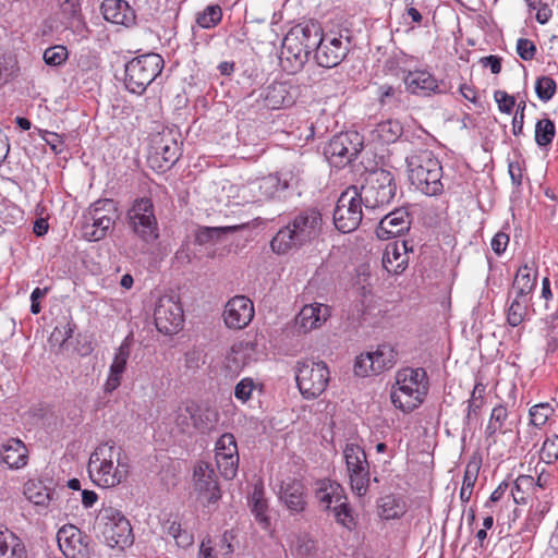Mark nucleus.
Masks as SVG:
<instances>
[{
    "label": "nucleus",
    "mask_w": 558,
    "mask_h": 558,
    "mask_svg": "<svg viewBox=\"0 0 558 558\" xmlns=\"http://www.w3.org/2000/svg\"><path fill=\"white\" fill-rule=\"evenodd\" d=\"M428 386V377L424 368H401L396 373L390 400L395 408L403 413H410L423 403Z\"/></svg>",
    "instance_id": "nucleus-4"
},
{
    "label": "nucleus",
    "mask_w": 558,
    "mask_h": 558,
    "mask_svg": "<svg viewBox=\"0 0 558 558\" xmlns=\"http://www.w3.org/2000/svg\"><path fill=\"white\" fill-rule=\"evenodd\" d=\"M113 223L114 220H111V218L84 219L82 226L83 236L90 242L100 241L107 235L108 231L112 229Z\"/></svg>",
    "instance_id": "nucleus-37"
},
{
    "label": "nucleus",
    "mask_w": 558,
    "mask_h": 558,
    "mask_svg": "<svg viewBox=\"0 0 558 558\" xmlns=\"http://www.w3.org/2000/svg\"><path fill=\"white\" fill-rule=\"evenodd\" d=\"M128 220L134 233L143 241L153 242L158 238V223L151 199H136L128 211Z\"/></svg>",
    "instance_id": "nucleus-12"
},
{
    "label": "nucleus",
    "mask_w": 558,
    "mask_h": 558,
    "mask_svg": "<svg viewBox=\"0 0 558 558\" xmlns=\"http://www.w3.org/2000/svg\"><path fill=\"white\" fill-rule=\"evenodd\" d=\"M402 133V124L398 120L388 119L386 121L379 122L375 126V129L371 132V137L372 141L376 142L377 144L388 145L396 143Z\"/></svg>",
    "instance_id": "nucleus-31"
},
{
    "label": "nucleus",
    "mask_w": 558,
    "mask_h": 558,
    "mask_svg": "<svg viewBox=\"0 0 558 558\" xmlns=\"http://www.w3.org/2000/svg\"><path fill=\"white\" fill-rule=\"evenodd\" d=\"M404 84L408 92L414 95L429 96L440 93L437 80L427 71L409 72Z\"/></svg>",
    "instance_id": "nucleus-28"
},
{
    "label": "nucleus",
    "mask_w": 558,
    "mask_h": 558,
    "mask_svg": "<svg viewBox=\"0 0 558 558\" xmlns=\"http://www.w3.org/2000/svg\"><path fill=\"white\" fill-rule=\"evenodd\" d=\"M279 499L286 505L290 512L298 513L305 509V487L298 480H288L281 483Z\"/></svg>",
    "instance_id": "nucleus-24"
},
{
    "label": "nucleus",
    "mask_w": 558,
    "mask_h": 558,
    "mask_svg": "<svg viewBox=\"0 0 558 558\" xmlns=\"http://www.w3.org/2000/svg\"><path fill=\"white\" fill-rule=\"evenodd\" d=\"M0 558H27L24 543L8 529L0 527Z\"/></svg>",
    "instance_id": "nucleus-32"
},
{
    "label": "nucleus",
    "mask_w": 558,
    "mask_h": 558,
    "mask_svg": "<svg viewBox=\"0 0 558 558\" xmlns=\"http://www.w3.org/2000/svg\"><path fill=\"white\" fill-rule=\"evenodd\" d=\"M154 319L156 328L165 335L177 333L183 326V310L178 299L172 295L159 298Z\"/></svg>",
    "instance_id": "nucleus-15"
},
{
    "label": "nucleus",
    "mask_w": 558,
    "mask_h": 558,
    "mask_svg": "<svg viewBox=\"0 0 558 558\" xmlns=\"http://www.w3.org/2000/svg\"><path fill=\"white\" fill-rule=\"evenodd\" d=\"M323 219L315 208L298 214L286 227L281 228L270 242L271 250L277 254H286L312 242L322 232Z\"/></svg>",
    "instance_id": "nucleus-2"
},
{
    "label": "nucleus",
    "mask_w": 558,
    "mask_h": 558,
    "mask_svg": "<svg viewBox=\"0 0 558 558\" xmlns=\"http://www.w3.org/2000/svg\"><path fill=\"white\" fill-rule=\"evenodd\" d=\"M348 474L368 470L369 465L364 450L355 444H348L343 450Z\"/></svg>",
    "instance_id": "nucleus-38"
},
{
    "label": "nucleus",
    "mask_w": 558,
    "mask_h": 558,
    "mask_svg": "<svg viewBox=\"0 0 558 558\" xmlns=\"http://www.w3.org/2000/svg\"><path fill=\"white\" fill-rule=\"evenodd\" d=\"M221 19V8L218 4H211L197 14L196 22L202 28L209 29L218 25Z\"/></svg>",
    "instance_id": "nucleus-49"
},
{
    "label": "nucleus",
    "mask_w": 558,
    "mask_h": 558,
    "mask_svg": "<svg viewBox=\"0 0 558 558\" xmlns=\"http://www.w3.org/2000/svg\"><path fill=\"white\" fill-rule=\"evenodd\" d=\"M253 302L245 295H235L225 305L223 322L230 329H243L254 318Z\"/></svg>",
    "instance_id": "nucleus-19"
},
{
    "label": "nucleus",
    "mask_w": 558,
    "mask_h": 558,
    "mask_svg": "<svg viewBox=\"0 0 558 558\" xmlns=\"http://www.w3.org/2000/svg\"><path fill=\"white\" fill-rule=\"evenodd\" d=\"M116 216V205L112 199H99L92 204L87 211L84 214L83 218L88 220H94L96 218L106 219L111 218L114 220Z\"/></svg>",
    "instance_id": "nucleus-44"
},
{
    "label": "nucleus",
    "mask_w": 558,
    "mask_h": 558,
    "mask_svg": "<svg viewBox=\"0 0 558 558\" xmlns=\"http://www.w3.org/2000/svg\"><path fill=\"white\" fill-rule=\"evenodd\" d=\"M179 157L180 147L172 130H163L151 138L148 161L154 169L166 171L179 160Z\"/></svg>",
    "instance_id": "nucleus-13"
},
{
    "label": "nucleus",
    "mask_w": 558,
    "mask_h": 558,
    "mask_svg": "<svg viewBox=\"0 0 558 558\" xmlns=\"http://www.w3.org/2000/svg\"><path fill=\"white\" fill-rule=\"evenodd\" d=\"M352 490L360 497L365 496L369 485V469L349 474Z\"/></svg>",
    "instance_id": "nucleus-54"
},
{
    "label": "nucleus",
    "mask_w": 558,
    "mask_h": 558,
    "mask_svg": "<svg viewBox=\"0 0 558 558\" xmlns=\"http://www.w3.org/2000/svg\"><path fill=\"white\" fill-rule=\"evenodd\" d=\"M0 457L10 469L19 470L27 464L28 450L22 440L12 438L2 446Z\"/></svg>",
    "instance_id": "nucleus-30"
},
{
    "label": "nucleus",
    "mask_w": 558,
    "mask_h": 558,
    "mask_svg": "<svg viewBox=\"0 0 558 558\" xmlns=\"http://www.w3.org/2000/svg\"><path fill=\"white\" fill-rule=\"evenodd\" d=\"M315 497L323 510H330L342 499H347L340 484L330 480H322L316 484Z\"/></svg>",
    "instance_id": "nucleus-29"
},
{
    "label": "nucleus",
    "mask_w": 558,
    "mask_h": 558,
    "mask_svg": "<svg viewBox=\"0 0 558 558\" xmlns=\"http://www.w3.org/2000/svg\"><path fill=\"white\" fill-rule=\"evenodd\" d=\"M541 459L546 463H553L558 459V436L548 437L541 449Z\"/></svg>",
    "instance_id": "nucleus-56"
},
{
    "label": "nucleus",
    "mask_w": 558,
    "mask_h": 558,
    "mask_svg": "<svg viewBox=\"0 0 558 558\" xmlns=\"http://www.w3.org/2000/svg\"><path fill=\"white\" fill-rule=\"evenodd\" d=\"M163 59L158 53H145L125 64L124 85L133 94L142 95L163 69Z\"/></svg>",
    "instance_id": "nucleus-7"
},
{
    "label": "nucleus",
    "mask_w": 558,
    "mask_h": 558,
    "mask_svg": "<svg viewBox=\"0 0 558 558\" xmlns=\"http://www.w3.org/2000/svg\"><path fill=\"white\" fill-rule=\"evenodd\" d=\"M290 550L295 558H308L317 550L316 542L310 534L300 533L291 539Z\"/></svg>",
    "instance_id": "nucleus-40"
},
{
    "label": "nucleus",
    "mask_w": 558,
    "mask_h": 558,
    "mask_svg": "<svg viewBox=\"0 0 558 558\" xmlns=\"http://www.w3.org/2000/svg\"><path fill=\"white\" fill-rule=\"evenodd\" d=\"M535 480L531 475H520L513 483L511 495L515 504H526L527 497L535 486Z\"/></svg>",
    "instance_id": "nucleus-45"
},
{
    "label": "nucleus",
    "mask_w": 558,
    "mask_h": 558,
    "mask_svg": "<svg viewBox=\"0 0 558 558\" xmlns=\"http://www.w3.org/2000/svg\"><path fill=\"white\" fill-rule=\"evenodd\" d=\"M250 502L255 518L266 527L269 523L268 517L266 515L268 507L267 501L264 498V492L260 487L255 486Z\"/></svg>",
    "instance_id": "nucleus-47"
},
{
    "label": "nucleus",
    "mask_w": 558,
    "mask_h": 558,
    "mask_svg": "<svg viewBox=\"0 0 558 558\" xmlns=\"http://www.w3.org/2000/svg\"><path fill=\"white\" fill-rule=\"evenodd\" d=\"M318 43V25L315 23L298 24L286 34L280 51L282 69L295 74L301 71L315 45Z\"/></svg>",
    "instance_id": "nucleus-3"
},
{
    "label": "nucleus",
    "mask_w": 558,
    "mask_h": 558,
    "mask_svg": "<svg viewBox=\"0 0 558 558\" xmlns=\"http://www.w3.org/2000/svg\"><path fill=\"white\" fill-rule=\"evenodd\" d=\"M508 411L506 407L499 404L493 408L489 421L485 428L487 439L494 438L497 433L505 434L507 429Z\"/></svg>",
    "instance_id": "nucleus-39"
},
{
    "label": "nucleus",
    "mask_w": 558,
    "mask_h": 558,
    "mask_svg": "<svg viewBox=\"0 0 558 558\" xmlns=\"http://www.w3.org/2000/svg\"><path fill=\"white\" fill-rule=\"evenodd\" d=\"M195 403L192 401L182 402L170 414V421L180 433H190L193 427Z\"/></svg>",
    "instance_id": "nucleus-35"
},
{
    "label": "nucleus",
    "mask_w": 558,
    "mask_h": 558,
    "mask_svg": "<svg viewBox=\"0 0 558 558\" xmlns=\"http://www.w3.org/2000/svg\"><path fill=\"white\" fill-rule=\"evenodd\" d=\"M557 89L556 82L549 76L538 77L535 84V92L542 101H549Z\"/></svg>",
    "instance_id": "nucleus-53"
},
{
    "label": "nucleus",
    "mask_w": 558,
    "mask_h": 558,
    "mask_svg": "<svg viewBox=\"0 0 558 558\" xmlns=\"http://www.w3.org/2000/svg\"><path fill=\"white\" fill-rule=\"evenodd\" d=\"M517 52L521 59L529 61L534 58L536 53V46L530 39L520 38L517 43Z\"/></svg>",
    "instance_id": "nucleus-61"
},
{
    "label": "nucleus",
    "mask_w": 558,
    "mask_h": 558,
    "mask_svg": "<svg viewBox=\"0 0 558 558\" xmlns=\"http://www.w3.org/2000/svg\"><path fill=\"white\" fill-rule=\"evenodd\" d=\"M295 379L303 397L316 398L325 391L328 385L329 371L322 361L305 360L299 363Z\"/></svg>",
    "instance_id": "nucleus-10"
},
{
    "label": "nucleus",
    "mask_w": 558,
    "mask_h": 558,
    "mask_svg": "<svg viewBox=\"0 0 558 558\" xmlns=\"http://www.w3.org/2000/svg\"><path fill=\"white\" fill-rule=\"evenodd\" d=\"M129 360V351H118L113 357V361L109 367V374L104 385V391L106 393L113 392L120 385L122 375L126 369Z\"/></svg>",
    "instance_id": "nucleus-34"
},
{
    "label": "nucleus",
    "mask_w": 558,
    "mask_h": 558,
    "mask_svg": "<svg viewBox=\"0 0 558 558\" xmlns=\"http://www.w3.org/2000/svg\"><path fill=\"white\" fill-rule=\"evenodd\" d=\"M363 201L356 186H350L338 198L333 210L335 227L342 233L354 231L361 223Z\"/></svg>",
    "instance_id": "nucleus-9"
},
{
    "label": "nucleus",
    "mask_w": 558,
    "mask_h": 558,
    "mask_svg": "<svg viewBox=\"0 0 558 558\" xmlns=\"http://www.w3.org/2000/svg\"><path fill=\"white\" fill-rule=\"evenodd\" d=\"M494 98L498 104V108L501 112L511 113L515 106V98L504 90H496Z\"/></svg>",
    "instance_id": "nucleus-60"
},
{
    "label": "nucleus",
    "mask_w": 558,
    "mask_h": 558,
    "mask_svg": "<svg viewBox=\"0 0 558 558\" xmlns=\"http://www.w3.org/2000/svg\"><path fill=\"white\" fill-rule=\"evenodd\" d=\"M554 413V408L547 403H538L533 405L530 411V422L535 427H542L546 424L549 416Z\"/></svg>",
    "instance_id": "nucleus-50"
},
{
    "label": "nucleus",
    "mask_w": 558,
    "mask_h": 558,
    "mask_svg": "<svg viewBox=\"0 0 558 558\" xmlns=\"http://www.w3.org/2000/svg\"><path fill=\"white\" fill-rule=\"evenodd\" d=\"M101 11L108 22L124 26H131L135 23V12L126 1L105 0L101 4Z\"/></svg>",
    "instance_id": "nucleus-27"
},
{
    "label": "nucleus",
    "mask_w": 558,
    "mask_h": 558,
    "mask_svg": "<svg viewBox=\"0 0 558 558\" xmlns=\"http://www.w3.org/2000/svg\"><path fill=\"white\" fill-rule=\"evenodd\" d=\"M480 471V463L476 461H470L464 470L462 487L460 489V499L462 504H466L470 501L474 485L477 480Z\"/></svg>",
    "instance_id": "nucleus-42"
},
{
    "label": "nucleus",
    "mask_w": 558,
    "mask_h": 558,
    "mask_svg": "<svg viewBox=\"0 0 558 558\" xmlns=\"http://www.w3.org/2000/svg\"><path fill=\"white\" fill-rule=\"evenodd\" d=\"M219 413L213 408H198L195 404L193 427L205 433L209 432L217 425Z\"/></svg>",
    "instance_id": "nucleus-41"
},
{
    "label": "nucleus",
    "mask_w": 558,
    "mask_h": 558,
    "mask_svg": "<svg viewBox=\"0 0 558 558\" xmlns=\"http://www.w3.org/2000/svg\"><path fill=\"white\" fill-rule=\"evenodd\" d=\"M57 542L66 558H87L89 556L88 536L72 524L59 529Z\"/></svg>",
    "instance_id": "nucleus-18"
},
{
    "label": "nucleus",
    "mask_w": 558,
    "mask_h": 558,
    "mask_svg": "<svg viewBox=\"0 0 558 558\" xmlns=\"http://www.w3.org/2000/svg\"><path fill=\"white\" fill-rule=\"evenodd\" d=\"M556 134V128L554 122L548 119H542L536 122L535 125V142L538 146L549 145Z\"/></svg>",
    "instance_id": "nucleus-48"
},
{
    "label": "nucleus",
    "mask_w": 558,
    "mask_h": 558,
    "mask_svg": "<svg viewBox=\"0 0 558 558\" xmlns=\"http://www.w3.org/2000/svg\"><path fill=\"white\" fill-rule=\"evenodd\" d=\"M525 107L526 104L524 100H521L517 106V111L512 120V132L514 135H520L523 131Z\"/></svg>",
    "instance_id": "nucleus-64"
},
{
    "label": "nucleus",
    "mask_w": 558,
    "mask_h": 558,
    "mask_svg": "<svg viewBox=\"0 0 558 558\" xmlns=\"http://www.w3.org/2000/svg\"><path fill=\"white\" fill-rule=\"evenodd\" d=\"M256 385L254 380L250 377H245L241 379L234 387V397L236 400L245 403L252 397V393L255 389Z\"/></svg>",
    "instance_id": "nucleus-57"
},
{
    "label": "nucleus",
    "mask_w": 558,
    "mask_h": 558,
    "mask_svg": "<svg viewBox=\"0 0 558 558\" xmlns=\"http://www.w3.org/2000/svg\"><path fill=\"white\" fill-rule=\"evenodd\" d=\"M96 527L111 548L123 549L133 544L134 535L130 521L121 510L111 505L101 506L96 517Z\"/></svg>",
    "instance_id": "nucleus-6"
},
{
    "label": "nucleus",
    "mask_w": 558,
    "mask_h": 558,
    "mask_svg": "<svg viewBox=\"0 0 558 558\" xmlns=\"http://www.w3.org/2000/svg\"><path fill=\"white\" fill-rule=\"evenodd\" d=\"M332 511L338 523L345 527L351 526L353 523V517L351 514L350 508L348 507V504L345 502V499H342V502L339 501L336 506H333Z\"/></svg>",
    "instance_id": "nucleus-59"
},
{
    "label": "nucleus",
    "mask_w": 558,
    "mask_h": 558,
    "mask_svg": "<svg viewBox=\"0 0 558 558\" xmlns=\"http://www.w3.org/2000/svg\"><path fill=\"white\" fill-rule=\"evenodd\" d=\"M19 72L17 61L12 56L0 57V86L15 77Z\"/></svg>",
    "instance_id": "nucleus-52"
},
{
    "label": "nucleus",
    "mask_w": 558,
    "mask_h": 558,
    "mask_svg": "<svg viewBox=\"0 0 558 558\" xmlns=\"http://www.w3.org/2000/svg\"><path fill=\"white\" fill-rule=\"evenodd\" d=\"M243 351H230L226 357V366L230 372L238 373L245 365V359Z\"/></svg>",
    "instance_id": "nucleus-62"
},
{
    "label": "nucleus",
    "mask_w": 558,
    "mask_h": 558,
    "mask_svg": "<svg viewBox=\"0 0 558 558\" xmlns=\"http://www.w3.org/2000/svg\"><path fill=\"white\" fill-rule=\"evenodd\" d=\"M536 284V275L535 272L525 266H522L518 269L515 277L513 279L512 289L509 292V298L512 294L517 295L519 299L522 298H531L530 294L534 290Z\"/></svg>",
    "instance_id": "nucleus-33"
},
{
    "label": "nucleus",
    "mask_w": 558,
    "mask_h": 558,
    "mask_svg": "<svg viewBox=\"0 0 558 558\" xmlns=\"http://www.w3.org/2000/svg\"><path fill=\"white\" fill-rule=\"evenodd\" d=\"M24 496L36 506H48L50 501L56 499H64L69 496V492L64 488L54 490L46 487L40 481H27L24 484Z\"/></svg>",
    "instance_id": "nucleus-26"
},
{
    "label": "nucleus",
    "mask_w": 558,
    "mask_h": 558,
    "mask_svg": "<svg viewBox=\"0 0 558 558\" xmlns=\"http://www.w3.org/2000/svg\"><path fill=\"white\" fill-rule=\"evenodd\" d=\"M395 364V351H364L355 357L354 373L366 377L390 369Z\"/></svg>",
    "instance_id": "nucleus-17"
},
{
    "label": "nucleus",
    "mask_w": 558,
    "mask_h": 558,
    "mask_svg": "<svg viewBox=\"0 0 558 558\" xmlns=\"http://www.w3.org/2000/svg\"><path fill=\"white\" fill-rule=\"evenodd\" d=\"M75 324L71 323L69 319H65L63 324H59L54 327L53 331L50 335L49 341L52 347L59 345L62 347L68 339H70L74 332Z\"/></svg>",
    "instance_id": "nucleus-51"
},
{
    "label": "nucleus",
    "mask_w": 558,
    "mask_h": 558,
    "mask_svg": "<svg viewBox=\"0 0 558 558\" xmlns=\"http://www.w3.org/2000/svg\"><path fill=\"white\" fill-rule=\"evenodd\" d=\"M363 148V138L357 132H345L335 135L324 148L328 161L342 168L354 160Z\"/></svg>",
    "instance_id": "nucleus-11"
},
{
    "label": "nucleus",
    "mask_w": 558,
    "mask_h": 558,
    "mask_svg": "<svg viewBox=\"0 0 558 558\" xmlns=\"http://www.w3.org/2000/svg\"><path fill=\"white\" fill-rule=\"evenodd\" d=\"M215 451L220 474L226 480H232L239 468V452L234 436L230 433L221 435L216 441Z\"/></svg>",
    "instance_id": "nucleus-16"
},
{
    "label": "nucleus",
    "mask_w": 558,
    "mask_h": 558,
    "mask_svg": "<svg viewBox=\"0 0 558 558\" xmlns=\"http://www.w3.org/2000/svg\"><path fill=\"white\" fill-rule=\"evenodd\" d=\"M398 94H400V92H398L393 86L391 85H380L378 88H377V99L380 104V106L383 107H386V106H395L397 105L398 102Z\"/></svg>",
    "instance_id": "nucleus-58"
},
{
    "label": "nucleus",
    "mask_w": 558,
    "mask_h": 558,
    "mask_svg": "<svg viewBox=\"0 0 558 558\" xmlns=\"http://www.w3.org/2000/svg\"><path fill=\"white\" fill-rule=\"evenodd\" d=\"M87 470L97 486L112 488L128 478L130 460L122 447L113 441H106L92 452Z\"/></svg>",
    "instance_id": "nucleus-1"
},
{
    "label": "nucleus",
    "mask_w": 558,
    "mask_h": 558,
    "mask_svg": "<svg viewBox=\"0 0 558 558\" xmlns=\"http://www.w3.org/2000/svg\"><path fill=\"white\" fill-rule=\"evenodd\" d=\"M250 98L254 99L258 108L269 110H277L293 104V97L286 83H272L257 92H253Z\"/></svg>",
    "instance_id": "nucleus-20"
},
{
    "label": "nucleus",
    "mask_w": 558,
    "mask_h": 558,
    "mask_svg": "<svg viewBox=\"0 0 558 558\" xmlns=\"http://www.w3.org/2000/svg\"><path fill=\"white\" fill-rule=\"evenodd\" d=\"M350 51V39L342 35H323L318 26V43L315 45V60L319 66L335 68Z\"/></svg>",
    "instance_id": "nucleus-14"
},
{
    "label": "nucleus",
    "mask_w": 558,
    "mask_h": 558,
    "mask_svg": "<svg viewBox=\"0 0 558 558\" xmlns=\"http://www.w3.org/2000/svg\"><path fill=\"white\" fill-rule=\"evenodd\" d=\"M253 187L258 190L259 198H272L275 195L282 191L279 185V179L275 174H268L253 183Z\"/></svg>",
    "instance_id": "nucleus-46"
},
{
    "label": "nucleus",
    "mask_w": 558,
    "mask_h": 558,
    "mask_svg": "<svg viewBox=\"0 0 558 558\" xmlns=\"http://www.w3.org/2000/svg\"><path fill=\"white\" fill-rule=\"evenodd\" d=\"M412 247H408L407 241H396L387 245L383 255V267L390 274H401L408 266V252Z\"/></svg>",
    "instance_id": "nucleus-25"
},
{
    "label": "nucleus",
    "mask_w": 558,
    "mask_h": 558,
    "mask_svg": "<svg viewBox=\"0 0 558 558\" xmlns=\"http://www.w3.org/2000/svg\"><path fill=\"white\" fill-rule=\"evenodd\" d=\"M487 383L485 381V377L481 372L475 375V383L473 390L471 392L470 398L474 400H481L485 403V393H486Z\"/></svg>",
    "instance_id": "nucleus-63"
},
{
    "label": "nucleus",
    "mask_w": 558,
    "mask_h": 558,
    "mask_svg": "<svg viewBox=\"0 0 558 558\" xmlns=\"http://www.w3.org/2000/svg\"><path fill=\"white\" fill-rule=\"evenodd\" d=\"M409 180L412 185L427 196L442 193V167L433 151L428 149L413 150L405 159Z\"/></svg>",
    "instance_id": "nucleus-5"
},
{
    "label": "nucleus",
    "mask_w": 558,
    "mask_h": 558,
    "mask_svg": "<svg viewBox=\"0 0 558 558\" xmlns=\"http://www.w3.org/2000/svg\"><path fill=\"white\" fill-rule=\"evenodd\" d=\"M244 225L227 226V227H202L195 234V242L199 245L208 243H218L222 240L223 235L233 233L242 228Z\"/></svg>",
    "instance_id": "nucleus-36"
},
{
    "label": "nucleus",
    "mask_w": 558,
    "mask_h": 558,
    "mask_svg": "<svg viewBox=\"0 0 558 558\" xmlns=\"http://www.w3.org/2000/svg\"><path fill=\"white\" fill-rule=\"evenodd\" d=\"M66 59H68V49L61 45L49 47L44 52V61L48 65H52V66L60 65Z\"/></svg>",
    "instance_id": "nucleus-55"
},
{
    "label": "nucleus",
    "mask_w": 558,
    "mask_h": 558,
    "mask_svg": "<svg viewBox=\"0 0 558 558\" xmlns=\"http://www.w3.org/2000/svg\"><path fill=\"white\" fill-rule=\"evenodd\" d=\"M411 220L409 213L403 208L395 209L387 214L376 229V234L381 240H388L401 235L410 229Z\"/></svg>",
    "instance_id": "nucleus-23"
},
{
    "label": "nucleus",
    "mask_w": 558,
    "mask_h": 558,
    "mask_svg": "<svg viewBox=\"0 0 558 558\" xmlns=\"http://www.w3.org/2000/svg\"><path fill=\"white\" fill-rule=\"evenodd\" d=\"M530 301L531 298L519 299L513 295L507 313V320L511 326L517 327L524 322L527 316Z\"/></svg>",
    "instance_id": "nucleus-43"
},
{
    "label": "nucleus",
    "mask_w": 558,
    "mask_h": 558,
    "mask_svg": "<svg viewBox=\"0 0 558 558\" xmlns=\"http://www.w3.org/2000/svg\"><path fill=\"white\" fill-rule=\"evenodd\" d=\"M331 315V310L323 303L304 305L295 316V326L300 331L308 332L322 327Z\"/></svg>",
    "instance_id": "nucleus-22"
},
{
    "label": "nucleus",
    "mask_w": 558,
    "mask_h": 558,
    "mask_svg": "<svg viewBox=\"0 0 558 558\" xmlns=\"http://www.w3.org/2000/svg\"><path fill=\"white\" fill-rule=\"evenodd\" d=\"M194 488L207 502H214L220 498V490L215 471L206 462H199L194 469Z\"/></svg>",
    "instance_id": "nucleus-21"
},
{
    "label": "nucleus",
    "mask_w": 558,
    "mask_h": 558,
    "mask_svg": "<svg viewBox=\"0 0 558 558\" xmlns=\"http://www.w3.org/2000/svg\"><path fill=\"white\" fill-rule=\"evenodd\" d=\"M397 185L393 174L383 168L371 171L359 195L366 209H376L391 203L396 196Z\"/></svg>",
    "instance_id": "nucleus-8"
}]
</instances>
